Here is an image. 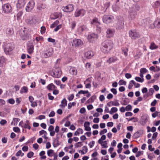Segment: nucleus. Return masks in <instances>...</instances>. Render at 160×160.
<instances>
[{
  "label": "nucleus",
  "mask_w": 160,
  "mask_h": 160,
  "mask_svg": "<svg viewBox=\"0 0 160 160\" xmlns=\"http://www.w3.org/2000/svg\"><path fill=\"white\" fill-rule=\"evenodd\" d=\"M142 133V132L141 130L138 131L134 133L133 136L134 138L136 139L140 137Z\"/></svg>",
  "instance_id": "7c9ffc66"
},
{
  "label": "nucleus",
  "mask_w": 160,
  "mask_h": 160,
  "mask_svg": "<svg viewBox=\"0 0 160 160\" xmlns=\"http://www.w3.org/2000/svg\"><path fill=\"white\" fill-rule=\"evenodd\" d=\"M135 80L138 82H142L144 81L143 78H141L138 77H136L135 78Z\"/></svg>",
  "instance_id": "79ce46f5"
},
{
  "label": "nucleus",
  "mask_w": 160,
  "mask_h": 160,
  "mask_svg": "<svg viewBox=\"0 0 160 160\" xmlns=\"http://www.w3.org/2000/svg\"><path fill=\"white\" fill-rule=\"evenodd\" d=\"M90 123L88 122H85L84 124V127L85 128L84 130L86 131H90L91 128L89 126Z\"/></svg>",
  "instance_id": "bb28decb"
},
{
  "label": "nucleus",
  "mask_w": 160,
  "mask_h": 160,
  "mask_svg": "<svg viewBox=\"0 0 160 160\" xmlns=\"http://www.w3.org/2000/svg\"><path fill=\"white\" fill-rule=\"evenodd\" d=\"M34 155V153L32 152H30L28 153L27 155V157L29 158H31Z\"/></svg>",
  "instance_id": "13d9d810"
},
{
  "label": "nucleus",
  "mask_w": 160,
  "mask_h": 160,
  "mask_svg": "<svg viewBox=\"0 0 160 160\" xmlns=\"http://www.w3.org/2000/svg\"><path fill=\"white\" fill-rule=\"evenodd\" d=\"M129 34L130 37L131 38L134 39H136L139 38L140 35L139 33L137 32L136 30H131L129 31Z\"/></svg>",
  "instance_id": "39448f33"
},
{
  "label": "nucleus",
  "mask_w": 160,
  "mask_h": 160,
  "mask_svg": "<svg viewBox=\"0 0 160 160\" xmlns=\"http://www.w3.org/2000/svg\"><path fill=\"white\" fill-rule=\"evenodd\" d=\"M102 147L104 148H106L108 147L107 143L106 141H104L101 144Z\"/></svg>",
  "instance_id": "864d4df0"
},
{
  "label": "nucleus",
  "mask_w": 160,
  "mask_h": 160,
  "mask_svg": "<svg viewBox=\"0 0 160 160\" xmlns=\"http://www.w3.org/2000/svg\"><path fill=\"white\" fill-rule=\"evenodd\" d=\"M13 131L17 133H19L20 132V130L19 128L18 127H14L13 128Z\"/></svg>",
  "instance_id": "4d7b16f0"
},
{
  "label": "nucleus",
  "mask_w": 160,
  "mask_h": 160,
  "mask_svg": "<svg viewBox=\"0 0 160 160\" xmlns=\"http://www.w3.org/2000/svg\"><path fill=\"white\" fill-rule=\"evenodd\" d=\"M54 127L52 125H50L48 128V130L50 132V135L51 136H53L55 134V131L53 130Z\"/></svg>",
  "instance_id": "5701e85b"
},
{
  "label": "nucleus",
  "mask_w": 160,
  "mask_h": 160,
  "mask_svg": "<svg viewBox=\"0 0 160 160\" xmlns=\"http://www.w3.org/2000/svg\"><path fill=\"white\" fill-rule=\"evenodd\" d=\"M28 91V89L27 87L24 86L22 87L20 90V92L21 94L23 93H27Z\"/></svg>",
  "instance_id": "f704fd0d"
},
{
  "label": "nucleus",
  "mask_w": 160,
  "mask_h": 160,
  "mask_svg": "<svg viewBox=\"0 0 160 160\" xmlns=\"http://www.w3.org/2000/svg\"><path fill=\"white\" fill-rule=\"evenodd\" d=\"M83 131L81 128H78L75 131L74 133V135L75 136H78L79 135L80 133L82 134L83 133Z\"/></svg>",
  "instance_id": "72a5a7b5"
},
{
  "label": "nucleus",
  "mask_w": 160,
  "mask_h": 160,
  "mask_svg": "<svg viewBox=\"0 0 160 160\" xmlns=\"http://www.w3.org/2000/svg\"><path fill=\"white\" fill-rule=\"evenodd\" d=\"M122 52L125 56H127L128 55V49L127 48H123L122 49Z\"/></svg>",
  "instance_id": "a18cd8bd"
},
{
  "label": "nucleus",
  "mask_w": 160,
  "mask_h": 160,
  "mask_svg": "<svg viewBox=\"0 0 160 160\" xmlns=\"http://www.w3.org/2000/svg\"><path fill=\"white\" fill-rule=\"evenodd\" d=\"M158 48V46L156 45L154 42L151 43V49H156Z\"/></svg>",
  "instance_id": "c9c22d12"
},
{
  "label": "nucleus",
  "mask_w": 160,
  "mask_h": 160,
  "mask_svg": "<svg viewBox=\"0 0 160 160\" xmlns=\"http://www.w3.org/2000/svg\"><path fill=\"white\" fill-rule=\"evenodd\" d=\"M95 143V142L94 141H92V142H90L89 144L88 145L90 148H92L94 145Z\"/></svg>",
  "instance_id": "e2e57ef3"
},
{
  "label": "nucleus",
  "mask_w": 160,
  "mask_h": 160,
  "mask_svg": "<svg viewBox=\"0 0 160 160\" xmlns=\"http://www.w3.org/2000/svg\"><path fill=\"white\" fill-rule=\"evenodd\" d=\"M82 145V142H78L75 143V148H78L80 147Z\"/></svg>",
  "instance_id": "5fc2aeb1"
},
{
  "label": "nucleus",
  "mask_w": 160,
  "mask_h": 160,
  "mask_svg": "<svg viewBox=\"0 0 160 160\" xmlns=\"http://www.w3.org/2000/svg\"><path fill=\"white\" fill-rule=\"evenodd\" d=\"M125 108L126 111H131L132 110V106L130 104L128 105Z\"/></svg>",
  "instance_id": "603ef678"
},
{
  "label": "nucleus",
  "mask_w": 160,
  "mask_h": 160,
  "mask_svg": "<svg viewBox=\"0 0 160 160\" xmlns=\"http://www.w3.org/2000/svg\"><path fill=\"white\" fill-rule=\"evenodd\" d=\"M23 12L22 11L18 12L17 15V19L19 20L21 19V17L22 15Z\"/></svg>",
  "instance_id": "49530a36"
},
{
  "label": "nucleus",
  "mask_w": 160,
  "mask_h": 160,
  "mask_svg": "<svg viewBox=\"0 0 160 160\" xmlns=\"http://www.w3.org/2000/svg\"><path fill=\"white\" fill-rule=\"evenodd\" d=\"M118 110L117 108L115 107H112L109 113L111 114H112L116 112Z\"/></svg>",
  "instance_id": "4c0bfd02"
},
{
  "label": "nucleus",
  "mask_w": 160,
  "mask_h": 160,
  "mask_svg": "<svg viewBox=\"0 0 160 160\" xmlns=\"http://www.w3.org/2000/svg\"><path fill=\"white\" fill-rule=\"evenodd\" d=\"M70 72L72 75H76L77 74V70L75 68H72L69 70Z\"/></svg>",
  "instance_id": "473e14b6"
},
{
  "label": "nucleus",
  "mask_w": 160,
  "mask_h": 160,
  "mask_svg": "<svg viewBox=\"0 0 160 160\" xmlns=\"http://www.w3.org/2000/svg\"><path fill=\"white\" fill-rule=\"evenodd\" d=\"M120 104L117 101H112V106H119Z\"/></svg>",
  "instance_id": "6e6d98bb"
},
{
  "label": "nucleus",
  "mask_w": 160,
  "mask_h": 160,
  "mask_svg": "<svg viewBox=\"0 0 160 160\" xmlns=\"http://www.w3.org/2000/svg\"><path fill=\"white\" fill-rule=\"evenodd\" d=\"M98 38L97 34L94 33H90L88 34L87 39L88 41L90 42H93L95 40Z\"/></svg>",
  "instance_id": "6e6552de"
},
{
  "label": "nucleus",
  "mask_w": 160,
  "mask_h": 160,
  "mask_svg": "<svg viewBox=\"0 0 160 160\" xmlns=\"http://www.w3.org/2000/svg\"><path fill=\"white\" fill-rule=\"evenodd\" d=\"M157 116L160 117V112L156 111L152 114V116L153 118H155Z\"/></svg>",
  "instance_id": "de8ad7c7"
},
{
  "label": "nucleus",
  "mask_w": 160,
  "mask_h": 160,
  "mask_svg": "<svg viewBox=\"0 0 160 160\" xmlns=\"http://www.w3.org/2000/svg\"><path fill=\"white\" fill-rule=\"evenodd\" d=\"M86 13V11L83 9H77L75 10L74 15L76 17H82Z\"/></svg>",
  "instance_id": "423d86ee"
},
{
  "label": "nucleus",
  "mask_w": 160,
  "mask_h": 160,
  "mask_svg": "<svg viewBox=\"0 0 160 160\" xmlns=\"http://www.w3.org/2000/svg\"><path fill=\"white\" fill-rule=\"evenodd\" d=\"M91 24L92 26H98L100 24V23L98 19L97 18H94L91 22Z\"/></svg>",
  "instance_id": "f3484780"
},
{
  "label": "nucleus",
  "mask_w": 160,
  "mask_h": 160,
  "mask_svg": "<svg viewBox=\"0 0 160 160\" xmlns=\"http://www.w3.org/2000/svg\"><path fill=\"white\" fill-rule=\"evenodd\" d=\"M46 28L44 26H42L41 28V33L42 34L44 33L45 32Z\"/></svg>",
  "instance_id": "bf43d9fd"
},
{
  "label": "nucleus",
  "mask_w": 160,
  "mask_h": 160,
  "mask_svg": "<svg viewBox=\"0 0 160 160\" xmlns=\"http://www.w3.org/2000/svg\"><path fill=\"white\" fill-rule=\"evenodd\" d=\"M124 25V21L122 19V20H119L117 22L116 28L117 29H122L123 28Z\"/></svg>",
  "instance_id": "a211bd4d"
},
{
  "label": "nucleus",
  "mask_w": 160,
  "mask_h": 160,
  "mask_svg": "<svg viewBox=\"0 0 160 160\" xmlns=\"http://www.w3.org/2000/svg\"><path fill=\"white\" fill-rule=\"evenodd\" d=\"M114 19L112 15H104L102 18V20L104 23L108 24L112 22Z\"/></svg>",
  "instance_id": "0eeeda50"
},
{
  "label": "nucleus",
  "mask_w": 160,
  "mask_h": 160,
  "mask_svg": "<svg viewBox=\"0 0 160 160\" xmlns=\"http://www.w3.org/2000/svg\"><path fill=\"white\" fill-rule=\"evenodd\" d=\"M5 61V58L3 57H0V67L3 66Z\"/></svg>",
  "instance_id": "e433bc0d"
},
{
  "label": "nucleus",
  "mask_w": 160,
  "mask_h": 160,
  "mask_svg": "<svg viewBox=\"0 0 160 160\" xmlns=\"http://www.w3.org/2000/svg\"><path fill=\"white\" fill-rule=\"evenodd\" d=\"M153 25L155 27L160 28V18H158L154 21Z\"/></svg>",
  "instance_id": "393cba45"
},
{
  "label": "nucleus",
  "mask_w": 160,
  "mask_h": 160,
  "mask_svg": "<svg viewBox=\"0 0 160 160\" xmlns=\"http://www.w3.org/2000/svg\"><path fill=\"white\" fill-rule=\"evenodd\" d=\"M140 10V6L138 4L132 5L129 7L128 11V18L129 21L133 20L136 18L137 12Z\"/></svg>",
  "instance_id": "f257e3e1"
},
{
  "label": "nucleus",
  "mask_w": 160,
  "mask_h": 160,
  "mask_svg": "<svg viewBox=\"0 0 160 160\" xmlns=\"http://www.w3.org/2000/svg\"><path fill=\"white\" fill-rule=\"evenodd\" d=\"M96 97L95 95L92 96L91 98L88 100V101H90V102H93L96 99Z\"/></svg>",
  "instance_id": "052dcab7"
},
{
  "label": "nucleus",
  "mask_w": 160,
  "mask_h": 160,
  "mask_svg": "<svg viewBox=\"0 0 160 160\" xmlns=\"http://www.w3.org/2000/svg\"><path fill=\"white\" fill-rule=\"evenodd\" d=\"M83 44V42L81 39L75 38L73 40L72 45L75 47H79L81 46Z\"/></svg>",
  "instance_id": "9b49d317"
},
{
  "label": "nucleus",
  "mask_w": 160,
  "mask_h": 160,
  "mask_svg": "<svg viewBox=\"0 0 160 160\" xmlns=\"http://www.w3.org/2000/svg\"><path fill=\"white\" fill-rule=\"evenodd\" d=\"M47 154L49 157H52L54 155V152L53 150L49 149L47 151Z\"/></svg>",
  "instance_id": "ea45409f"
},
{
  "label": "nucleus",
  "mask_w": 160,
  "mask_h": 160,
  "mask_svg": "<svg viewBox=\"0 0 160 160\" xmlns=\"http://www.w3.org/2000/svg\"><path fill=\"white\" fill-rule=\"evenodd\" d=\"M112 7L113 11L115 12H116L118 11L119 8V7L118 5L116 4L113 5L112 6Z\"/></svg>",
  "instance_id": "c03bdc74"
},
{
  "label": "nucleus",
  "mask_w": 160,
  "mask_h": 160,
  "mask_svg": "<svg viewBox=\"0 0 160 160\" xmlns=\"http://www.w3.org/2000/svg\"><path fill=\"white\" fill-rule=\"evenodd\" d=\"M129 103V100L127 98L123 99L121 102V103L123 105H126Z\"/></svg>",
  "instance_id": "2f4dec72"
},
{
  "label": "nucleus",
  "mask_w": 160,
  "mask_h": 160,
  "mask_svg": "<svg viewBox=\"0 0 160 160\" xmlns=\"http://www.w3.org/2000/svg\"><path fill=\"white\" fill-rule=\"evenodd\" d=\"M13 30L12 28H8L6 30V33L8 36H12L13 34Z\"/></svg>",
  "instance_id": "4be33fe9"
},
{
  "label": "nucleus",
  "mask_w": 160,
  "mask_h": 160,
  "mask_svg": "<svg viewBox=\"0 0 160 160\" xmlns=\"http://www.w3.org/2000/svg\"><path fill=\"white\" fill-rule=\"evenodd\" d=\"M43 39V38L42 37L39 36V37H36L35 38V40L37 42L40 41H42Z\"/></svg>",
  "instance_id": "680f3d73"
},
{
  "label": "nucleus",
  "mask_w": 160,
  "mask_h": 160,
  "mask_svg": "<svg viewBox=\"0 0 160 160\" xmlns=\"http://www.w3.org/2000/svg\"><path fill=\"white\" fill-rule=\"evenodd\" d=\"M53 48H48L43 52L42 56L44 58H47L51 57L53 53Z\"/></svg>",
  "instance_id": "20e7f679"
},
{
  "label": "nucleus",
  "mask_w": 160,
  "mask_h": 160,
  "mask_svg": "<svg viewBox=\"0 0 160 160\" xmlns=\"http://www.w3.org/2000/svg\"><path fill=\"white\" fill-rule=\"evenodd\" d=\"M67 101L66 99L64 98L63 99L61 102V104H60L59 107L62 108H64L67 105Z\"/></svg>",
  "instance_id": "b1692460"
},
{
  "label": "nucleus",
  "mask_w": 160,
  "mask_h": 160,
  "mask_svg": "<svg viewBox=\"0 0 160 160\" xmlns=\"http://www.w3.org/2000/svg\"><path fill=\"white\" fill-rule=\"evenodd\" d=\"M88 31V28L87 26L85 25H78L77 29V32L79 34H81L83 32H86Z\"/></svg>",
  "instance_id": "9d476101"
},
{
  "label": "nucleus",
  "mask_w": 160,
  "mask_h": 160,
  "mask_svg": "<svg viewBox=\"0 0 160 160\" xmlns=\"http://www.w3.org/2000/svg\"><path fill=\"white\" fill-rule=\"evenodd\" d=\"M94 56V53L92 51H88L84 53V57L87 59H90Z\"/></svg>",
  "instance_id": "412c9836"
},
{
  "label": "nucleus",
  "mask_w": 160,
  "mask_h": 160,
  "mask_svg": "<svg viewBox=\"0 0 160 160\" xmlns=\"http://www.w3.org/2000/svg\"><path fill=\"white\" fill-rule=\"evenodd\" d=\"M110 91L114 95H116L117 93V90L116 89L112 88L110 89Z\"/></svg>",
  "instance_id": "774afa93"
},
{
  "label": "nucleus",
  "mask_w": 160,
  "mask_h": 160,
  "mask_svg": "<svg viewBox=\"0 0 160 160\" xmlns=\"http://www.w3.org/2000/svg\"><path fill=\"white\" fill-rule=\"evenodd\" d=\"M52 76L55 78H59L62 74V71L59 68H56L53 72Z\"/></svg>",
  "instance_id": "2eb2a0df"
},
{
  "label": "nucleus",
  "mask_w": 160,
  "mask_h": 160,
  "mask_svg": "<svg viewBox=\"0 0 160 160\" xmlns=\"http://www.w3.org/2000/svg\"><path fill=\"white\" fill-rule=\"evenodd\" d=\"M56 88V87L52 83L49 84L47 87V89L49 91H52Z\"/></svg>",
  "instance_id": "a878e982"
},
{
  "label": "nucleus",
  "mask_w": 160,
  "mask_h": 160,
  "mask_svg": "<svg viewBox=\"0 0 160 160\" xmlns=\"http://www.w3.org/2000/svg\"><path fill=\"white\" fill-rule=\"evenodd\" d=\"M115 31L114 29L111 28H108L106 32V37L108 38L112 37L114 34Z\"/></svg>",
  "instance_id": "4468645a"
},
{
  "label": "nucleus",
  "mask_w": 160,
  "mask_h": 160,
  "mask_svg": "<svg viewBox=\"0 0 160 160\" xmlns=\"http://www.w3.org/2000/svg\"><path fill=\"white\" fill-rule=\"evenodd\" d=\"M6 103L5 101L2 99H0V106H2Z\"/></svg>",
  "instance_id": "338daca9"
},
{
  "label": "nucleus",
  "mask_w": 160,
  "mask_h": 160,
  "mask_svg": "<svg viewBox=\"0 0 160 160\" xmlns=\"http://www.w3.org/2000/svg\"><path fill=\"white\" fill-rule=\"evenodd\" d=\"M92 77L90 78H87L86 81L84 82V84H85L86 83H90L91 82V81L92 80Z\"/></svg>",
  "instance_id": "69168bd1"
},
{
  "label": "nucleus",
  "mask_w": 160,
  "mask_h": 160,
  "mask_svg": "<svg viewBox=\"0 0 160 160\" xmlns=\"http://www.w3.org/2000/svg\"><path fill=\"white\" fill-rule=\"evenodd\" d=\"M131 82L135 86V88H138L140 87V84L138 83H136L133 80H131Z\"/></svg>",
  "instance_id": "09e8293b"
},
{
  "label": "nucleus",
  "mask_w": 160,
  "mask_h": 160,
  "mask_svg": "<svg viewBox=\"0 0 160 160\" xmlns=\"http://www.w3.org/2000/svg\"><path fill=\"white\" fill-rule=\"evenodd\" d=\"M54 16H55V18H53V19H54L57 18H61L62 17V14L61 13H55L54 14Z\"/></svg>",
  "instance_id": "37998d69"
},
{
  "label": "nucleus",
  "mask_w": 160,
  "mask_h": 160,
  "mask_svg": "<svg viewBox=\"0 0 160 160\" xmlns=\"http://www.w3.org/2000/svg\"><path fill=\"white\" fill-rule=\"evenodd\" d=\"M3 46L4 51L6 54H10L14 48V45L13 43H3Z\"/></svg>",
  "instance_id": "7ed1b4c3"
},
{
  "label": "nucleus",
  "mask_w": 160,
  "mask_h": 160,
  "mask_svg": "<svg viewBox=\"0 0 160 160\" xmlns=\"http://www.w3.org/2000/svg\"><path fill=\"white\" fill-rule=\"evenodd\" d=\"M26 2L25 0H18L17 4V7L18 8H21L24 7Z\"/></svg>",
  "instance_id": "6ab92c4d"
},
{
  "label": "nucleus",
  "mask_w": 160,
  "mask_h": 160,
  "mask_svg": "<svg viewBox=\"0 0 160 160\" xmlns=\"http://www.w3.org/2000/svg\"><path fill=\"white\" fill-rule=\"evenodd\" d=\"M8 103L11 104H13L15 103V100L13 98H10L8 100Z\"/></svg>",
  "instance_id": "0e129e2a"
},
{
  "label": "nucleus",
  "mask_w": 160,
  "mask_h": 160,
  "mask_svg": "<svg viewBox=\"0 0 160 160\" xmlns=\"http://www.w3.org/2000/svg\"><path fill=\"white\" fill-rule=\"evenodd\" d=\"M20 120V119L18 118H14L11 124L12 125L16 126Z\"/></svg>",
  "instance_id": "c756f323"
},
{
  "label": "nucleus",
  "mask_w": 160,
  "mask_h": 160,
  "mask_svg": "<svg viewBox=\"0 0 160 160\" xmlns=\"http://www.w3.org/2000/svg\"><path fill=\"white\" fill-rule=\"evenodd\" d=\"M76 26V22L75 21H73L71 22V28L72 29H73L75 28Z\"/></svg>",
  "instance_id": "8fccbe9b"
},
{
  "label": "nucleus",
  "mask_w": 160,
  "mask_h": 160,
  "mask_svg": "<svg viewBox=\"0 0 160 160\" xmlns=\"http://www.w3.org/2000/svg\"><path fill=\"white\" fill-rule=\"evenodd\" d=\"M27 49L29 54L32 53L34 50V45L32 43H29L27 45Z\"/></svg>",
  "instance_id": "aec40b11"
},
{
  "label": "nucleus",
  "mask_w": 160,
  "mask_h": 160,
  "mask_svg": "<svg viewBox=\"0 0 160 160\" xmlns=\"http://www.w3.org/2000/svg\"><path fill=\"white\" fill-rule=\"evenodd\" d=\"M26 22L29 25L33 26L36 23V20L32 17H29L26 20Z\"/></svg>",
  "instance_id": "dca6fc26"
},
{
  "label": "nucleus",
  "mask_w": 160,
  "mask_h": 160,
  "mask_svg": "<svg viewBox=\"0 0 160 160\" xmlns=\"http://www.w3.org/2000/svg\"><path fill=\"white\" fill-rule=\"evenodd\" d=\"M35 2L33 0H31L28 3L26 8V10L27 12L30 11L34 8Z\"/></svg>",
  "instance_id": "f8f14e48"
},
{
  "label": "nucleus",
  "mask_w": 160,
  "mask_h": 160,
  "mask_svg": "<svg viewBox=\"0 0 160 160\" xmlns=\"http://www.w3.org/2000/svg\"><path fill=\"white\" fill-rule=\"evenodd\" d=\"M45 153V152L44 151H41L39 153V155L41 156V158L44 159L46 158V156L44 155Z\"/></svg>",
  "instance_id": "58836bf2"
},
{
  "label": "nucleus",
  "mask_w": 160,
  "mask_h": 160,
  "mask_svg": "<svg viewBox=\"0 0 160 160\" xmlns=\"http://www.w3.org/2000/svg\"><path fill=\"white\" fill-rule=\"evenodd\" d=\"M148 70L144 68H141L140 70V76L141 78L143 77V74L146 73Z\"/></svg>",
  "instance_id": "c85d7f7f"
},
{
  "label": "nucleus",
  "mask_w": 160,
  "mask_h": 160,
  "mask_svg": "<svg viewBox=\"0 0 160 160\" xmlns=\"http://www.w3.org/2000/svg\"><path fill=\"white\" fill-rule=\"evenodd\" d=\"M152 6L155 8H157L160 6V0L154 2Z\"/></svg>",
  "instance_id": "a19ab883"
},
{
  "label": "nucleus",
  "mask_w": 160,
  "mask_h": 160,
  "mask_svg": "<svg viewBox=\"0 0 160 160\" xmlns=\"http://www.w3.org/2000/svg\"><path fill=\"white\" fill-rule=\"evenodd\" d=\"M117 59L116 57H115L110 58L108 60L106 61V62L109 63H111L112 62H114L117 61Z\"/></svg>",
  "instance_id": "cd10ccee"
},
{
  "label": "nucleus",
  "mask_w": 160,
  "mask_h": 160,
  "mask_svg": "<svg viewBox=\"0 0 160 160\" xmlns=\"http://www.w3.org/2000/svg\"><path fill=\"white\" fill-rule=\"evenodd\" d=\"M113 47L112 42L111 41L107 40L102 43L100 49L103 53H108L110 52Z\"/></svg>",
  "instance_id": "f03ea898"
},
{
  "label": "nucleus",
  "mask_w": 160,
  "mask_h": 160,
  "mask_svg": "<svg viewBox=\"0 0 160 160\" xmlns=\"http://www.w3.org/2000/svg\"><path fill=\"white\" fill-rule=\"evenodd\" d=\"M74 8V6L72 4H69L65 7H63L62 9L66 12H70L72 11Z\"/></svg>",
  "instance_id": "ddd939ff"
},
{
  "label": "nucleus",
  "mask_w": 160,
  "mask_h": 160,
  "mask_svg": "<svg viewBox=\"0 0 160 160\" xmlns=\"http://www.w3.org/2000/svg\"><path fill=\"white\" fill-rule=\"evenodd\" d=\"M3 12L6 13H8L11 12L12 8L11 6L8 3L5 4L2 6Z\"/></svg>",
  "instance_id": "1a4fd4ad"
},
{
  "label": "nucleus",
  "mask_w": 160,
  "mask_h": 160,
  "mask_svg": "<svg viewBox=\"0 0 160 160\" xmlns=\"http://www.w3.org/2000/svg\"><path fill=\"white\" fill-rule=\"evenodd\" d=\"M118 84L119 85H125L126 84V82L123 80L121 79L119 80L118 82Z\"/></svg>",
  "instance_id": "3c124183"
}]
</instances>
